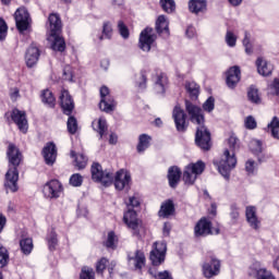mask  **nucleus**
Here are the masks:
<instances>
[{"label":"nucleus","mask_w":279,"mask_h":279,"mask_svg":"<svg viewBox=\"0 0 279 279\" xmlns=\"http://www.w3.org/2000/svg\"><path fill=\"white\" fill-rule=\"evenodd\" d=\"M254 165H256V162L252 159L246 161L245 169H246L247 173H254V169H255Z\"/></svg>","instance_id":"nucleus-60"},{"label":"nucleus","mask_w":279,"mask_h":279,"mask_svg":"<svg viewBox=\"0 0 279 279\" xmlns=\"http://www.w3.org/2000/svg\"><path fill=\"white\" fill-rule=\"evenodd\" d=\"M208 8V1L206 0H190L189 10L192 14H201L206 12Z\"/></svg>","instance_id":"nucleus-25"},{"label":"nucleus","mask_w":279,"mask_h":279,"mask_svg":"<svg viewBox=\"0 0 279 279\" xmlns=\"http://www.w3.org/2000/svg\"><path fill=\"white\" fill-rule=\"evenodd\" d=\"M247 97H248V101H251V104H260L263 101L260 99V92L254 85L248 87Z\"/></svg>","instance_id":"nucleus-33"},{"label":"nucleus","mask_w":279,"mask_h":279,"mask_svg":"<svg viewBox=\"0 0 279 279\" xmlns=\"http://www.w3.org/2000/svg\"><path fill=\"white\" fill-rule=\"evenodd\" d=\"M20 247L25 256H29L34 250V240L32 238H22L20 241Z\"/></svg>","instance_id":"nucleus-32"},{"label":"nucleus","mask_w":279,"mask_h":279,"mask_svg":"<svg viewBox=\"0 0 279 279\" xmlns=\"http://www.w3.org/2000/svg\"><path fill=\"white\" fill-rule=\"evenodd\" d=\"M173 213H175V205L173 204V201L169 199L161 204L158 215H159V217L167 219V218L171 217V215H173Z\"/></svg>","instance_id":"nucleus-27"},{"label":"nucleus","mask_w":279,"mask_h":279,"mask_svg":"<svg viewBox=\"0 0 279 279\" xmlns=\"http://www.w3.org/2000/svg\"><path fill=\"white\" fill-rule=\"evenodd\" d=\"M110 40L112 38V24L110 22H105L102 25V35L98 36V40H104V39Z\"/></svg>","instance_id":"nucleus-40"},{"label":"nucleus","mask_w":279,"mask_h":279,"mask_svg":"<svg viewBox=\"0 0 279 279\" xmlns=\"http://www.w3.org/2000/svg\"><path fill=\"white\" fill-rule=\"evenodd\" d=\"M99 108L102 112H114V108H117V101L110 95V89L107 86L100 87Z\"/></svg>","instance_id":"nucleus-9"},{"label":"nucleus","mask_w":279,"mask_h":279,"mask_svg":"<svg viewBox=\"0 0 279 279\" xmlns=\"http://www.w3.org/2000/svg\"><path fill=\"white\" fill-rule=\"evenodd\" d=\"M251 151L255 156L263 154V142H260L258 140H254L253 142H251Z\"/></svg>","instance_id":"nucleus-46"},{"label":"nucleus","mask_w":279,"mask_h":279,"mask_svg":"<svg viewBox=\"0 0 279 279\" xmlns=\"http://www.w3.org/2000/svg\"><path fill=\"white\" fill-rule=\"evenodd\" d=\"M245 217H246V221L250 220V219H254V218L258 217L256 215V207L247 206L246 210H245Z\"/></svg>","instance_id":"nucleus-55"},{"label":"nucleus","mask_w":279,"mask_h":279,"mask_svg":"<svg viewBox=\"0 0 279 279\" xmlns=\"http://www.w3.org/2000/svg\"><path fill=\"white\" fill-rule=\"evenodd\" d=\"M239 208H236V206L232 205L231 206V213H230V217L233 221V223H236V219H239Z\"/></svg>","instance_id":"nucleus-58"},{"label":"nucleus","mask_w":279,"mask_h":279,"mask_svg":"<svg viewBox=\"0 0 279 279\" xmlns=\"http://www.w3.org/2000/svg\"><path fill=\"white\" fill-rule=\"evenodd\" d=\"M271 158H272L271 153L257 155V160H258L259 163L267 162V160H271Z\"/></svg>","instance_id":"nucleus-59"},{"label":"nucleus","mask_w":279,"mask_h":279,"mask_svg":"<svg viewBox=\"0 0 279 279\" xmlns=\"http://www.w3.org/2000/svg\"><path fill=\"white\" fill-rule=\"evenodd\" d=\"M159 3L167 14H173V12H175V0H160Z\"/></svg>","instance_id":"nucleus-39"},{"label":"nucleus","mask_w":279,"mask_h":279,"mask_svg":"<svg viewBox=\"0 0 279 279\" xmlns=\"http://www.w3.org/2000/svg\"><path fill=\"white\" fill-rule=\"evenodd\" d=\"M40 97L45 106H47L48 108H56V97L53 96V93L51 90L44 89Z\"/></svg>","instance_id":"nucleus-30"},{"label":"nucleus","mask_w":279,"mask_h":279,"mask_svg":"<svg viewBox=\"0 0 279 279\" xmlns=\"http://www.w3.org/2000/svg\"><path fill=\"white\" fill-rule=\"evenodd\" d=\"M256 279H276L274 272L271 270H267L266 268H260L257 270V278Z\"/></svg>","instance_id":"nucleus-47"},{"label":"nucleus","mask_w":279,"mask_h":279,"mask_svg":"<svg viewBox=\"0 0 279 279\" xmlns=\"http://www.w3.org/2000/svg\"><path fill=\"white\" fill-rule=\"evenodd\" d=\"M157 279H173V276H171V272H169V270H163L158 272Z\"/></svg>","instance_id":"nucleus-63"},{"label":"nucleus","mask_w":279,"mask_h":279,"mask_svg":"<svg viewBox=\"0 0 279 279\" xmlns=\"http://www.w3.org/2000/svg\"><path fill=\"white\" fill-rule=\"evenodd\" d=\"M8 36V23L3 17H0V40H3Z\"/></svg>","instance_id":"nucleus-52"},{"label":"nucleus","mask_w":279,"mask_h":279,"mask_svg":"<svg viewBox=\"0 0 279 279\" xmlns=\"http://www.w3.org/2000/svg\"><path fill=\"white\" fill-rule=\"evenodd\" d=\"M105 246H107L109 250H114L117 247V234L114 231H110L108 233Z\"/></svg>","instance_id":"nucleus-42"},{"label":"nucleus","mask_w":279,"mask_h":279,"mask_svg":"<svg viewBox=\"0 0 279 279\" xmlns=\"http://www.w3.org/2000/svg\"><path fill=\"white\" fill-rule=\"evenodd\" d=\"M8 260H10V253H8V248L0 246V269H3V267L8 265Z\"/></svg>","instance_id":"nucleus-41"},{"label":"nucleus","mask_w":279,"mask_h":279,"mask_svg":"<svg viewBox=\"0 0 279 279\" xmlns=\"http://www.w3.org/2000/svg\"><path fill=\"white\" fill-rule=\"evenodd\" d=\"M47 29L49 36H58V34H62V20L58 13H51L48 16Z\"/></svg>","instance_id":"nucleus-17"},{"label":"nucleus","mask_w":279,"mask_h":279,"mask_svg":"<svg viewBox=\"0 0 279 279\" xmlns=\"http://www.w3.org/2000/svg\"><path fill=\"white\" fill-rule=\"evenodd\" d=\"M168 84V78L165 73H160L157 75V80L155 82V88L158 93H165V87Z\"/></svg>","instance_id":"nucleus-37"},{"label":"nucleus","mask_w":279,"mask_h":279,"mask_svg":"<svg viewBox=\"0 0 279 279\" xmlns=\"http://www.w3.org/2000/svg\"><path fill=\"white\" fill-rule=\"evenodd\" d=\"M185 89L187 90L191 99H197L199 97V85L195 82H187L185 84Z\"/></svg>","instance_id":"nucleus-36"},{"label":"nucleus","mask_w":279,"mask_h":279,"mask_svg":"<svg viewBox=\"0 0 279 279\" xmlns=\"http://www.w3.org/2000/svg\"><path fill=\"white\" fill-rule=\"evenodd\" d=\"M185 109L190 116L191 122L198 125L195 134V143L197 147H201L203 151H209L210 147H213V144L210 143V131L204 125V113L202 112V108L190 100H185Z\"/></svg>","instance_id":"nucleus-1"},{"label":"nucleus","mask_w":279,"mask_h":279,"mask_svg":"<svg viewBox=\"0 0 279 279\" xmlns=\"http://www.w3.org/2000/svg\"><path fill=\"white\" fill-rule=\"evenodd\" d=\"M268 130H270V134L272 138H276V141H279V118L274 117L271 122L268 123Z\"/></svg>","instance_id":"nucleus-38"},{"label":"nucleus","mask_w":279,"mask_h":279,"mask_svg":"<svg viewBox=\"0 0 279 279\" xmlns=\"http://www.w3.org/2000/svg\"><path fill=\"white\" fill-rule=\"evenodd\" d=\"M58 245V233H56L54 230H52L49 234H48V247L51 252H53V250H56V246Z\"/></svg>","instance_id":"nucleus-44"},{"label":"nucleus","mask_w":279,"mask_h":279,"mask_svg":"<svg viewBox=\"0 0 279 279\" xmlns=\"http://www.w3.org/2000/svg\"><path fill=\"white\" fill-rule=\"evenodd\" d=\"M242 45L247 56H252V53H254V46L252 45V34H250V32L247 31L244 32V38L242 40Z\"/></svg>","instance_id":"nucleus-34"},{"label":"nucleus","mask_w":279,"mask_h":279,"mask_svg":"<svg viewBox=\"0 0 279 279\" xmlns=\"http://www.w3.org/2000/svg\"><path fill=\"white\" fill-rule=\"evenodd\" d=\"M43 193L48 199H58L62 195V183L56 179L48 181L44 185Z\"/></svg>","instance_id":"nucleus-12"},{"label":"nucleus","mask_w":279,"mask_h":279,"mask_svg":"<svg viewBox=\"0 0 279 279\" xmlns=\"http://www.w3.org/2000/svg\"><path fill=\"white\" fill-rule=\"evenodd\" d=\"M118 29H119L120 36H122V38H124V39L130 38V29H128V26H125V23H123V21L118 22Z\"/></svg>","instance_id":"nucleus-51"},{"label":"nucleus","mask_w":279,"mask_h":279,"mask_svg":"<svg viewBox=\"0 0 279 279\" xmlns=\"http://www.w3.org/2000/svg\"><path fill=\"white\" fill-rule=\"evenodd\" d=\"M203 110H205V112H213L215 110V97L210 96L206 99L203 104Z\"/></svg>","instance_id":"nucleus-50"},{"label":"nucleus","mask_w":279,"mask_h":279,"mask_svg":"<svg viewBox=\"0 0 279 279\" xmlns=\"http://www.w3.org/2000/svg\"><path fill=\"white\" fill-rule=\"evenodd\" d=\"M108 265V259L106 257H102L100 260L96 264V271L97 274H104V270L106 269Z\"/></svg>","instance_id":"nucleus-54"},{"label":"nucleus","mask_w":279,"mask_h":279,"mask_svg":"<svg viewBox=\"0 0 279 279\" xmlns=\"http://www.w3.org/2000/svg\"><path fill=\"white\" fill-rule=\"evenodd\" d=\"M229 149H225L222 158L220 160H214L215 167L218 168L219 173L226 180H230V171L236 167V156L234 151L239 149V138L234 135H231L228 138Z\"/></svg>","instance_id":"nucleus-3"},{"label":"nucleus","mask_w":279,"mask_h":279,"mask_svg":"<svg viewBox=\"0 0 279 279\" xmlns=\"http://www.w3.org/2000/svg\"><path fill=\"white\" fill-rule=\"evenodd\" d=\"M11 119L15 123V125H17L22 134H27L28 124H27V114L25 113V111L13 109L11 113Z\"/></svg>","instance_id":"nucleus-15"},{"label":"nucleus","mask_w":279,"mask_h":279,"mask_svg":"<svg viewBox=\"0 0 279 279\" xmlns=\"http://www.w3.org/2000/svg\"><path fill=\"white\" fill-rule=\"evenodd\" d=\"M66 125H68V132L70 134H75L77 132V119H75V117L70 114Z\"/></svg>","instance_id":"nucleus-45"},{"label":"nucleus","mask_w":279,"mask_h":279,"mask_svg":"<svg viewBox=\"0 0 279 279\" xmlns=\"http://www.w3.org/2000/svg\"><path fill=\"white\" fill-rule=\"evenodd\" d=\"M219 274H221V262L215 254L209 253L206 262L203 264V276L210 279L215 278V276H219Z\"/></svg>","instance_id":"nucleus-6"},{"label":"nucleus","mask_w":279,"mask_h":279,"mask_svg":"<svg viewBox=\"0 0 279 279\" xmlns=\"http://www.w3.org/2000/svg\"><path fill=\"white\" fill-rule=\"evenodd\" d=\"M41 154H43L46 165L51 167L56 163V159L58 158V147L56 146L54 143L49 142L43 148Z\"/></svg>","instance_id":"nucleus-18"},{"label":"nucleus","mask_w":279,"mask_h":279,"mask_svg":"<svg viewBox=\"0 0 279 279\" xmlns=\"http://www.w3.org/2000/svg\"><path fill=\"white\" fill-rule=\"evenodd\" d=\"M172 119L174 120L175 128L178 132H185L189 128L186 124V113L182 108L175 106L172 111Z\"/></svg>","instance_id":"nucleus-16"},{"label":"nucleus","mask_w":279,"mask_h":279,"mask_svg":"<svg viewBox=\"0 0 279 279\" xmlns=\"http://www.w3.org/2000/svg\"><path fill=\"white\" fill-rule=\"evenodd\" d=\"M59 100L60 106L63 110V114L71 117V114H73V110H75V102L73 101V97H71V94H69V90H61Z\"/></svg>","instance_id":"nucleus-14"},{"label":"nucleus","mask_w":279,"mask_h":279,"mask_svg":"<svg viewBox=\"0 0 279 279\" xmlns=\"http://www.w3.org/2000/svg\"><path fill=\"white\" fill-rule=\"evenodd\" d=\"M7 223H8V218H5V216L0 213V234L5 229Z\"/></svg>","instance_id":"nucleus-64"},{"label":"nucleus","mask_w":279,"mask_h":279,"mask_svg":"<svg viewBox=\"0 0 279 279\" xmlns=\"http://www.w3.org/2000/svg\"><path fill=\"white\" fill-rule=\"evenodd\" d=\"M113 184L117 191H123V189L130 191V184H132V175L130 172H128V170L121 169L113 177Z\"/></svg>","instance_id":"nucleus-11"},{"label":"nucleus","mask_w":279,"mask_h":279,"mask_svg":"<svg viewBox=\"0 0 279 279\" xmlns=\"http://www.w3.org/2000/svg\"><path fill=\"white\" fill-rule=\"evenodd\" d=\"M83 182H84V177H82V174L80 173H74L70 178L71 186H82Z\"/></svg>","instance_id":"nucleus-48"},{"label":"nucleus","mask_w":279,"mask_h":279,"mask_svg":"<svg viewBox=\"0 0 279 279\" xmlns=\"http://www.w3.org/2000/svg\"><path fill=\"white\" fill-rule=\"evenodd\" d=\"M92 128L93 130H95V132H98L100 138H104V135L106 134V132H108V123L104 118L94 120L92 123Z\"/></svg>","instance_id":"nucleus-28"},{"label":"nucleus","mask_w":279,"mask_h":279,"mask_svg":"<svg viewBox=\"0 0 279 279\" xmlns=\"http://www.w3.org/2000/svg\"><path fill=\"white\" fill-rule=\"evenodd\" d=\"M195 236H208L213 234V223L206 219L202 218L194 228Z\"/></svg>","instance_id":"nucleus-21"},{"label":"nucleus","mask_w":279,"mask_h":279,"mask_svg":"<svg viewBox=\"0 0 279 279\" xmlns=\"http://www.w3.org/2000/svg\"><path fill=\"white\" fill-rule=\"evenodd\" d=\"M141 82L138 83V88L144 90V88H147V76L144 72L141 73Z\"/></svg>","instance_id":"nucleus-61"},{"label":"nucleus","mask_w":279,"mask_h":279,"mask_svg":"<svg viewBox=\"0 0 279 279\" xmlns=\"http://www.w3.org/2000/svg\"><path fill=\"white\" fill-rule=\"evenodd\" d=\"M205 169L206 163H204V161L202 160L187 165L183 171L184 184H186L187 186H193V184H195V180H197V175H202Z\"/></svg>","instance_id":"nucleus-4"},{"label":"nucleus","mask_w":279,"mask_h":279,"mask_svg":"<svg viewBox=\"0 0 279 279\" xmlns=\"http://www.w3.org/2000/svg\"><path fill=\"white\" fill-rule=\"evenodd\" d=\"M141 206V201H138V197L131 196L129 198V205L128 208H138Z\"/></svg>","instance_id":"nucleus-57"},{"label":"nucleus","mask_w":279,"mask_h":279,"mask_svg":"<svg viewBox=\"0 0 279 279\" xmlns=\"http://www.w3.org/2000/svg\"><path fill=\"white\" fill-rule=\"evenodd\" d=\"M71 157L75 158L74 166L77 169H86V165H88V157L84 154H75V150L71 151Z\"/></svg>","instance_id":"nucleus-31"},{"label":"nucleus","mask_w":279,"mask_h":279,"mask_svg":"<svg viewBox=\"0 0 279 279\" xmlns=\"http://www.w3.org/2000/svg\"><path fill=\"white\" fill-rule=\"evenodd\" d=\"M123 221L125 225H128V228L133 230L134 236H141V232H140L141 225L138 223L136 210L129 208L128 211L124 213Z\"/></svg>","instance_id":"nucleus-13"},{"label":"nucleus","mask_w":279,"mask_h":279,"mask_svg":"<svg viewBox=\"0 0 279 279\" xmlns=\"http://www.w3.org/2000/svg\"><path fill=\"white\" fill-rule=\"evenodd\" d=\"M92 180L102 184V186H110L114 182V174L105 170L99 162H94L90 168Z\"/></svg>","instance_id":"nucleus-5"},{"label":"nucleus","mask_w":279,"mask_h":279,"mask_svg":"<svg viewBox=\"0 0 279 279\" xmlns=\"http://www.w3.org/2000/svg\"><path fill=\"white\" fill-rule=\"evenodd\" d=\"M80 279H95V270L88 266L81 269Z\"/></svg>","instance_id":"nucleus-43"},{"label":"nucleus","mask_w":279,"mask_h":279,"mask_svg":"<svg viewBox=\"0 0 279 279\" xmlns=\"http://www.w3.org/2000/svg\"><path fill=\"white\" fill-rule=\"evenodd\" d=\"M270 88L274 90V95H279V78H275L272 81V84L270 85Z\"/></svg>","instance_id":"nucleus-62"},{"label":"nucleus","mask_w":279,"mask_h":279,"mask_svg":"<svg viewBox=\"0 0 279 279\" xmlns=\"http://www.w3.org/2000/svg\"><path fill=\"white\" fill-rule=\"evenodd\" d=\"M7 156L9 158V170L5 173L4 187L7 193H16L19 191V165L23 160L21 150L14 144H9Z\"/></svg>","instance_id":"nucleus-2"},{"label":"nucleus","mask_w":279,"mask_h":279,"mask_svg":"<svg viewBox=\"0 0 279 279\" xmlns=\"http://www.w3.org/2000/svg\"><path fill=\"white\" fill-rule=\"evenodd\" d=\"M244 125L246 128V130H256V119H254V117L248 116L246 117L245 121H244Z\"/></svg>","instance_id":"nucleus-53"},{"label":"nucleus","mask_w":279,"mask_h":279,"mask_svg":"<svg viewBox=\"0 0 279 279\" xmlns=\"http://www.w3.org/2000/svg\"><path fill=\"white\" fill-rule=\"evenodd\" d=\"M246 221L253 230H260V219H258V216Z\"/></svg>","instance_id":"nucleus-56"},{"label":"nucleus","mask_w":279,"mask_h":279,"mask_svg":"<svg viewBox=\"0 0 279 279\" xmlns=\"http://www.w3.org/2000/svg\"><path fill=\"white\" fill-rule=\"evenodd\" d=\"M167 256V242H155L149 254L153 267H160Z\"/></svg>","instance_id":"nucleus-7"},{"label":"nucleus","mask_w":279,"mask_h":279,"mask_svg":"<svg viewBox=\"0 0 279 279\" xmlns=\"http://www.w3.org/2000/svg\"><path fill=\"white\" fill-rule=\"evenodd\" d=\"M256 66L259 75H263L264 77L271 75V73L274 72V64L269 63L267 60L263 59L262 57L257 58Z\"/></svg>","instance_id":"nucleus-23"},{"label":"nucleus","mask_w":279,"mask_h":279,"mask_svg":"<svg viewBox=\"0 0 279 279\" xmlns=\"http://www.w3.org/2000/svg\"><path fill=\"white\" fill-rule=\"evenodd\" d=\"M39 58L40 49H38V46H36V44H32L26 50L25 54L26 66H28V69L36 66V64H38Z\"/></svg>","instance_id":"nucleus-19"},{"label":"nucleus","mask_w":279,"mask_h":279,"mask_svg":"<svg viewBox=\"0 0 279 279\" xmlns=\"http://www.w3.org/2000/svg\"><path fill=\"white\" fill-rule=\"evenodd\" d=\"M225 40L228 45V47H236V35L232 33V31H227Z\"/></svg>","instance_id":"nucleus-49"},{"label":"nucleus","mask_w":279,"mask_h":279,"mask_svg":"<svg viewBox=\"0 0 279 279\" xmlns=\"http://www.w3.org/2000/svg\"><path fill=\"white\" fill-rule=\"evenodd\" d=\"M156 43V34H154V28L146 27L140 34V49L142 51H151V45Z\"/></svg>","instance_id":"nucleus-10"},{"label":"nucleus","mask_w":279,"mask_h":279,"mask_svg":"<svg viewBox=\"0 0 279 279\" xmlns=\"http://www.w3.org/2000/svg\"><path fill=\"white\" fill-rule=\"evenodd\" d=\"M226 75V83L228 88H236V85L239 82H241V69L238 65L231 66L227 71Z\"/></svg>","instance_id":"nucleus-20"},{"label":"nucleus","mask_w":279,"mask_h":279,"mask_svg":"<svg viewBox=\"0 0 279 279\" xmlns=\"http://www.w3.org/2000/svg\"><path fill=\"white\" fill-rule=\"evenodd\" d=\"M49 36L52 38L51 50L62 53L66 49V41H64V37L60 36V34Z\"/></svg>","instance_id":"nucleus-26"},{"label":"nucleus","mask_w":279,"mask_h":279,"mask_svg":"<svg viewBox=\"0 0 279 279\" xmlns=\"http://www.w3.org/2000/svg\"><path fill=\"white\" fill-rule=\"evenodd\" d=\"M156 32L163 38H169V22L165 15H159L156 21Z\"/></svg>","instance_id":"nucleus-24"},{"label":"nucleus","mask_w":279,"mask_h":279,"mask_svg":"<svg viewBox=\"0 0 279 279\" xmlns=\"http://www.w3.org/2000/svg\"><path fill=\"white\" fill-rule=\"evenodd\" d=\"M151 141V137L147 134H142L138 137V144H137V151L138 154H143L145 149L149 148V143Z\"/></svg>","instance_id":"nucleus-35"},{"label":"nucleus","mask_w":279,"mask_h":279,"mask_svg":"<svg viewBox=\"0 0 279 279\" xmlns=\"http://www.w3.org/2000/svg\"><path fill=\"white\" fill-rule=\"evenodd\" d=\"M168 181L171 189H177L182 178V170L178 166H171L168 169Z\"/></svg>","instance_id":"nucleus-22"},{"label":"nucleus","mask_w":279,"mask_h":279,"mask_svg":"<svg viewBox=\"0 0 279 279\" xmlns=\"http://www.w3.org/2000/svg\"><path fill=\"white\" fill-rule=\"evenodd\" d=\"M129 260H134L135 269H143L145 267V253L141 250L135 251L133 256H128Z\"/></svg>","instance_id":"nucleus-29"},{"label":"nucleus","mask_w":279,"mask_h":279,"mask_svg":"<svg viewBox=\"0 0 279 279\" xmlns=\"http://www.w3.org/2000/svg\"><path fill=\"white\" fill-rule=\"evenodd\" d=\"M15 25L17 31L23 34V32H27L29 29V25H32V17L29 16V12L24 7L19 8L14 13Z\"/></svg>","instance_id":"nucleus-8"}]
</instances>
